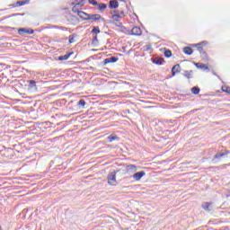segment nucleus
<instances>
[{"label": "nucleus", "instance_id": "1", "mask_svg": "<svg viewBox=\"0 0 230 230\" xmlns=\"http://www.w3.org/2000/svg\"><path fill=\"white\" fill-rule=\"evenodd\" d=\"M73 4L74 7L72 8V12H74V13H77L80 19H83L84 21H89L90 14L84 11H79V8H82V6L85 4V0H75V2L73 3Z\"/></svg>", "mask_w": 230, "mask_h": 230}, {"label": "nucleus", "instance_id": "2", "mask_svg": "<svg viewBox=\"0 0 230 230\" xmlns=\"http://www.w3.org/2000/svg\"><path fill=\"white\" fill-rule=\"evenodd\" d=\"M108 184L110 186H116L118 184V181H116V172H111L108 175Z\"/></svg>", "mask_w": 230, "mask_h": 230}, {"label": "nucleus", "instance_id": "3", "mask_svg": "<svg viewBox=\"0 0 230 230\" xmlns=\"http://www.w3.org/2000/svg\"><path fill=\"white\" fill-rule=\"evenodd\" d=\"M19 35H33L34 31L33 29H26V28H21L18 29Z\"/></svg>", "mask_w": 230, "mask_h": 230}, {"label": "nucleus", "instance_id": "4", "mask_svg": "<svg viewBox=\"0 0 230 230\" xmlns=\"http://www.w3.org/2000/svg\"><path fill=\"white\" fill-rule=\"evenodd\" d=\"M88 21H92V22H98L100 21H103L102 15L100 14H89Z\"/></svg>", "mask_w": 230, "mask_h": 230}, {"label": "nucleus", "instance_id": "5", "mask_svg": "<svg viewBox=\"0 0 230 230\" xmlns=\"http://www.w3.org/2000/svg\"><path fill=\"white\" fill-rule=\"evenodd\" d=\"M146 175V172H145V171H140L133 174V179H135V181H141V179H143V177H145Z\"/></svg>", "mask_w": 230, "mask_h": 230}, {"label": "nucleus", "instance_id": "6", "mask_svg": "<svg viewBox=\"0 0 230 230\" xmlns=\"http://www.w3.org/2000/svg\"><path fill=\"white\" fill-rule=\"evenodd\" d=\"M134 172H137V166L129 164L126 167V173H134Z\"/></svg>", "mask_w": 230, "mask_h": 230}, {"label": "nucleus", "instance_id": "7", "mask_svg": "<svg viewBox=\"0 0 230 230\" xmlns=\"http://www.w3.org/2000/svg\"><path fill=\"white\" fill-rule=\"evenodd\" d=\"M125 10H127V4L123 5V8H121V9L113 11V13H118L119 15H120L123 18V17H125V15H127L125 13Z\"/></svg>", "mask_w": 230, "mask_h": 230}, {"label": "nucleus", "instance_id": "8", "mask_svg": "<svg viewBox=\"0 0 230 230\" xmlns=\"http://www.w3.org/2000/svg\"><path fill=\"white\" fill-rule=\"evenodd\" d=\"M131 33H132V35L139 37L140 35H142L143 31H141V28H139V27H133V29L131 30Z\"/></svg>", "mask_w": 230, "mask_h": 230}, {"label": "nucleus", "instance_id": "9", "mask_svg": "<svg viewBox=\"0 0 230 230\" xmlns=\"http://www.w3.org/2000/svg\"><path fill=\"white\" fill-rule=\"evenodd\" d=\"M118 6H119V4H118V0L110 1L109 8H111V10H116Z\"/></svg>", "mask_w": 230, "mask_h": 230}, {"label": "nucleus", "instance_id": "10", "mask_svg": "<svg viewBox=\"0 0 230 230\" xmlns=\"http://www.w3.org/2000/svg\"><path fill=\"white\" fill-rule=\"evenodd\" d=\"M117 60L119 59L116 57L107 58L104 59V65L114 64V62H116Z\"/></svg>", "mask_w": 230, "mask_h": 230}, {"label": "nucleus", "instance_id": "11", "mask_svg": "<svg viewBox=\"0 0 230 230\" xmlns=\"http://www.w3.org/2000/svg\"><path fill=\"white\" fill-rule=\"evenodd\" d=\"M180 69H181V65L179 64L174 65L172 68V76H175V75L179 73Z\"/></svg>", "mask_w": 230, "mask_h": 230}, {"label": "nucleus", "instance_id": "12", "mask_svg": "<svg viewBox=\"0 0 230 230\" xmlns=\"http://www.w3.org/2000/svg\"><path fill=\"white\" fill-rule=\"evenodd\" d=\"M123 19L118 13H114V14L111 15V20L115 22H119Z\"/></svg>", "mask_w": 230, "mask_h": 230}, {"label": "nucleus", "instance_id": "13", "mask_svg": "<svg viewBox=\"0 0 230 230\" xmlns=\"http://www.w3.org/2000/svg\"><path fill=\"white\" fill-rule=\"evenodd\" d=\"M28 3H30V0H22V1H18L13 4V7L15 6H24V4H28Z\"/></svg>", "mask_w": 230, "mask_h": 230}, {"label": "nucleus", "instance_id": "14", "mask_svg": "<svg viewBox=\"0 0 230 230\" xmlns=\"http://www.w3.org/2000/svg\"><path fill=\"white\" fill-rule=\"evenodd\" d=\"M163 62H164V59L161 58H155L153 59V64H155V66H163Z\"/></svg>", "mask_w": 230, "mask_h": 230}, {"label": "nucleus", "instance_id": "15", "mask_svg": "<svg viewBox=\"0 0 230 230\" xmlns=\"http://www.w3.org/2000/svg\"><path fill=\"white\" fill-rule=\"evenodd\" d=\"M204 46H206V43H204V42L198 43L196 45V48H197L198 51H199V53H204Z\"/></svg>", "mask_w": 230, "mask_h": 230}, {"label": "nucleus", "instance_id": "16", "mask_svg": "<svg viewBox=\"0 0 230 230\" xmlns=\"http://www.w3.org/2000/svg\"><path fill=\"white\" fill-rule=\"evenodd\" d=\"M109 143H112V141H119V137L116 135H110L108 137Z\"/></svg>", "mask_w": 230, "mask_h": 230}, {"label": "nucleus", "instance_id": "17", "mask_svg": "<svg viewBox=\"0 0 230 230\" xmlns=\"http://www.w3.org/2000/svg\"><path fill=\"white\" fill-rule=\"evenodd\" d=\"M76 34H72L68 37V42L69 44H74V42H76Z\"/></svg>", "mask_w": 230, "mask_h": 230}, {"label": "nucleus", "instance_id": "18", "mask_svg": "<svg viewBox=\"0 0 230 230\" xmlns=\"http://www.w3.org/2000/svg\"><path fill=\"white\" fill-rule=\"evenodd\" d=\"M229 154H230L229 151H225L224 153H217L215 155V159H220V157H224V155H227Z\"/></svg>", "mask_w": 230, "mask_h": 230}, {"label": "nucleus", "instance_id": "19", "mask_svg": "<svg viewBox=\"0 0 230 230\" xmlns=\"http://www.w3.org/2000/svg\"><path fill=\"white\" fill-rule=\"evenodd\" d=\"M183 53H185V55H191L193 53V49L190 47H185L183 49Z\"/></svg>", "mask_w": 230, "mask_h": 230}, {"label": "nucleus", "instance_id": "20", "mask_svg": "<svg viewBox=\"0 0 230 230\" xmlns=\"http://www.w3.org/2000/svg\"><path fill=\"white\" fill-rule=\"evenodd\" d=\"M29 82V87L30 89H35L37 88V82H35L34 80H30Z\"/></svg>", "mask_w": 230, "mask_h": 230}, {"label": "nucleus", "instance_id": "21", "mask_svg": "<svg viewBox=\"0 0 230 230\" xmlns=\"http://www.w3.org/2000/svg\"><path fill=\"white\" fill-rule=\"evenodd\" d=\"M196 66H198L199 69H205V70H208L209 67L204 64H199V63H196Z\"/></svg>", "mask_w": 230, "mask_h": 230}, {"label": "nucleus", "instance_id": "22", "mask_svg": "<svg viewBox=\"0 0 230 230\" xmlns=\"http://www.w3.org/2000/svg\"><path fill=\"white\" fill-rule=\"evenodd\" d=\"M107 9V4H98V10H101V12H104Z\"/></svg>", "mask_w": 230, "mask_h": 230}, {"label": "nucleus", "instance_id": "23", "mask_svg": "<svg viewBox=\"0 0 230 230\" xmlns=\"http://www.w3.org/2000/svg\"><path fill=\"white\" fill-rule=\"evenodd\" d=\"M221 91L222 93H226V94H230V86H222Z\"/></svg>", "mask_w": 230, "mask_h": 230}, {"label": "nucleus", "instance_id": "24", "mask_svg": "<svg viewBox=\"0 0 230 230\" xmlns=\"http://www.w3.org/2000/svg\"><path fill=\"white\" fill-rule=\"evenodd\" d=\"M91 33H93V35L98 36V34L100 33V27H93Z\"/></svg>", "mask_w": 230, "mask_h": 230}, {"label": "nucleus", "instance_id": "25", "mask_svg": "<svg viewBox=\"0 0 230 230\" xmlns=\"http://www.w3.org/2000/svg\"><path fill=\"white\" fill-rule=\"evenodd\" d=\"M164 54L166 58H170V57H172V50L164 49Z\"/></svg>", "mask_w": 230, "mask_h": 230}, {"label": "nucleus", "instance_id": "26", "mask_svg": "<svg viewBox=\"0 0 230 230\" xmlns=\"http://www.w3.org/2000/svg\"><path fill=\"white\" fill-rule=\"evenodd\" d=\"M191 93L192 94H199V93H200V88L194 86L191 88Z\"/></svg>", "mask_w": 230, "mask_h": 230}, {"label": "nucleus", "instance_id": "27", "mask_svg": "<svg viewBox=\"0 0 230 230\" xmlns=\"http://www.w3.org/2000/svg\"><path fill=\"white\" fill-rule=\"evenodd\" d=\"M210 206H211V203L206 202L203 204L202 208H203V209H205V211H209Z\"/></svg>", "mask_w": 230, "mask_h": 230}, {"label": "nucleus", "instance_id": "28", "mask_svg": "<svg viewBox=\"0 0 230 230\" xmlns=\"http://www.w3.org/2000/svg\"><path fill=\"white\" fill-rule=\"evenodd\" d=\"M92 45L93 46H97L98 45V36L94 35L93 40H92Z\"/></svg>", "mask_w": 230, "mask_h": 230}, {"label": "nucleus", "instance_id": "29", "mask_svg": "<svg viewBox=\"0 0 230 230\" xmlns=\"http://www.w3.org/2000/svg\"><path fill=\"white\" fill-rule=\"evenodd\" d=\"M71 57V54H66L58 58V60H67Z\"/></svg>", "mask_w": 230, "mask_h": 230}, {"label": "nucleus", "instance_id": "30", "mask_svg": "<svg viewBox=\"0 0 230 230\" xmlns=\"http://www.w3.org/2000/svg\"><path fill=\"white\" fill-rule=\"evenodd\" d=\"M79 107H82L84 109V107H85V101L84 100H80L78 102Z\"/></svg>", "mask_w": 230, "mask_h": 230}, {"label": "nucleus", "instance_id": "31", "mask_svg": "<svg viewBox=\"0 0 230 230\" xmlns=\"http://www.w3.org/2000/svg\"><path fill=\"white\" fill-rule=\"evenodd\" d=\"M88 2L90 3V4H93V6L98 5V2H96L95 0H88Z\"/></svg>", "mask_w": 230, "mask_h": 230}, {"label": "nucleus", "instance_id": "32", "mask_svg": "<svg viewBox=\"0 0 230 230\" xmlns=\"http://www.w3.org/2000/svg\"><path fill=\"white\" fill-rule=\"evenodd\" d=\"M191 73H193V71L185 72V76H186V78H191Z\"/></svg>", "mask_w": 230, "mask_h": 230}, {"label": "nucleus", "instance_id": "33", "mask_svg": "<svg viewBox=\"0 0 230 230\" xmlns=\"http://www.w3.org/2000/svg\"><path fill=\"white\" fill-rule=\"evenodd\" d=\"M22 15H24V13H14L9 17H18V16H22Z\"/></svg>", "mask_w": 230, "mask_h": 230}, {"label": "nucleus", "instance_id": "34", "mask_svg": "<svg viewBox=\"0 0 230 230\" xmlns=\"http://www.w3.org/2000/svg\"><path fill=\"white\" fill-rule=\"evenodd\" d=\"M146 51H150L152 49V45H146Z\"/></svg>", "mask_w": 230, "mask_h": 230}, {"label": "nucleus", "instance_id": "35", "mask_svg": "<svg viewBox=\"0 0 230 230\" xmlns=\"http://www.w3.org/2000/svg\"><path fill=\"white\" fill-rule=\"evenodd\" d=\"M0 230H1V226H0Z\"/></svg>", "mask_w": 230, "mask_h": 230}]
</instances>
